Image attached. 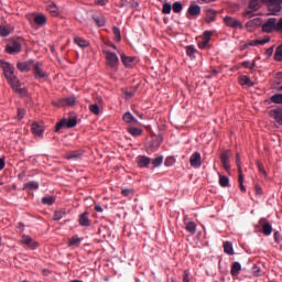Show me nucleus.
<instances>
[{
  "instance_id": "obj_1",
  "label": "nucleus",
  "mask_w": 282,
  "mask_h": 282,
  "mask_svg": "<svg viewBox=\"0 0 282 282\" xmlns=\"http://www.w3.org/2000/svg\"><path fill=\"white\" fill-rule=\"evenodd\" d=\"M0 67L3 70V75L10 85L11 89L17 94H25V89L21 88L20 80L18 76L14 74L15 67L9 63L0 59Z\"/></svg>"
},
{
  "instance_id": "obj_2",
  "label": "nucleus",
  "mask_w": 282,
  "mask_h": 282,
  "mask_svg": "<svg viewBox=\"0 0 282 282\" xmlns=\"http://www.w3.org/2000/svg\"><path fill=\"white\" fill-rule=\"evenodd\" d=\"M23 39L17 37L15 40L10 41L6 46V52L9 54H19L22 51Z\"/></svg>"
},
{
  "instance_id": "obj_3",
  "label": "nucleus",
  "mask_w": 282,
  "mask_h": 282,
  "mask_svg": "<svg viewBox=\"0 0 282 282\" xmlns=\"http://www.w3.org/2000/svg\"><path fill=\"white\" fill-rule=\"evenodd\" d=\"M53 105L57 108L74 107V105H76V97L70 96L67 98H62L57 101H53Z\"/></svg>"
},
{
  "instance_id": "obj_4",
  "label": "nucleus",
  "mask_w": 282,
  "mask_h": 282,
  "mask_svg": "<svg viewBox=\"0 0 282 282\" xmlns=\"http://www.w3.org/2000/svg\"><path fill=\"white\" fill-rule=\"evenodd\" d=\"M104 54L106 55V63L109 67H112V68H116L119 64V58L118 56L112 53V52H109L107 50H102Z\"/></svg>"
},
{
  "instance_id": "obj_5",
  "label": "nucleus",
  "mask_w": 282,
  "mask_h": 282,
  "mask_svg": "<svg viewBox=\"0 0 282 282\" xmlns=\"http://www.w3.org/2000/svg\"><path fill=\"white\" fill-rule=\"evenodd\" d=\"M223 22L226 26H228L230 29H240V30L243 29V24L240 21H238L237 19L231 18V17H225L223 19Z\"/></svg>"
},
{
  "instance_id": "obj_6",
  "label": "nucleus",
  "mask_w": 282,
  "mask_h": 282,
  "mask_svg": "<svg viewBox=\"0 0 282 282\" xmlns=\"http://www.w3.org/2000/svg\"><path fill=\"white\" fill-rule=\"evenodd\" d=\"M264 2H265V0H252V1H250L249 6H248L249 10H247L245 12V15H251L253 12L259 11Z\"/></svg>"
},
{
  "instance_id": "obj_7",
  "label": "nucleus",
  "mask_w": 282,
  "mask_h": 282,
  "mask_svg": "<svg viewBox=\"0 0 282 282\" xmlns=\"http://www.w3.org/2000/svg\"><path fill=\"white\" fill-rule=\"evenodd\" d=\"M276 22L278 20L275 18L268 19V21L262 24V32L271 33L273 31H276Z\"/></svg>"
},
{
  "instance_id": "obj_8",
  "label": "nucleus",
  "mask_w": 282,
  "mask_h": 282,
  "mask_svg": "<svg viewBox=\"0 0 282 282\" xmlns=\"http://www.w3.org/2000/svg\"><path fill=\"white\" fill-rule=\"evenodd\" d=\"M200 13H202V8L197 4H194V6H189L186 17L189 20H195L200 15Z\"/></svg>"
},
{
  "instance_id": "obj_9",
  "label": "nucleus",
  "mask_w": 282,
  "mask_h": 282,
  "mask_svg": "<svg viewBox=\"0 0 282 282\" xmlns=\"http://www.w3.org/2000/svg\"><path fill=\"white\" fill-rule=\"evenodd\" d=\"M21 243L31 250H35L40 247L39 242L34 241L30 236L26 235L22 236Z\"/></svg>"
},
{
  "instance_id": "obj_10",
  "label": "nucleus",
  "mask_w": 282,
  "mask_h": 282,
  "mask_svg": "<svg viewBox=\"0 0 282 282\" xmlns=\"http://www.w3.org/2000/svg\"><path fill=\"white\" fill-rule=\"evenodd\" d=\"M231 156V151L226 150L220 154V162L225 171L230 170L229 159Z\"/></svg>"
},
{
  "instance_id": "obj_11",
  "label": "nucleus",
  "mask_w": 282,
  "mask_h": 282,
  "mask_svg": "<svg viewBox=\"0 0 282 282\" xmlns=\"http://www.w3.org/2000/svg\"><path fill=\"white\" fill-rule=\"evenodd\" d=\"M269 11L273 12V14L280 12L282 10V0H267Z\"/></svg>"
},
{
  "instance_id": "obj_12",
  "label": "nucleus",
  "mask_w": 282,
  "mask_h": 282,
  "mask_svg": "<svg viewBox=\"0 0 282 282\" xmlns=\"http://www.w3.org/2000/svg\"><path fill=\"white\" fill-rule=\"evenodd\" d=\"M189 165L194 169H199L202 166V155L199 152H194L192 156H189Z\"/></svg>"
},
{
  "instance_id": "obj_13",
  "label": "nucleus",
  "mask_w": 282,
  "mask_h": 282,
  "mask_svg": "<svg viewBox=\"0 0 282 282\" xmlns=\"http://www.w3.org/2000/svg\"><path fill=\"white\" fill-rule=\"evenodd\" d=\"M259 225L262 227V232L265 236H270L273 231L272 225L267 220V218H260Z\"/></svg>"
},
{
  "instance_id": "obj_14",
  "label": "nucleus",
  "mask_w": 282,
  "mask_h": 282,
  "mask_svg": "<svg viewBox=\"0 0 282 282\" xmlns=\"http://www.w3.org/2000/svg\"><path fill=\"white\" fill-rule=\"evenodd\" d=\"M31 131L35 137H42L44 134V124L43 122H33L31 126Z\"/></svg>"
},
{
  "instance_id": "obj_15",
  "label": "nucleus",
  "mask_w": 282,
  "mask_h": 282,
  "mask_svg": "<svg viewBox=\"0 0 282 282\" xmlns=\"http://www.w3.org/2000/svg\"><path fill=\"white\" fill-rule=\"evenodd\" d=\"M85 154V151L83 150H75V151H69L66 153V160L68 161H78L83 155Z\"/></svg>"
},
{
  "instance_id": "obj_16",
  "label": "nucleus",
  "mask_w": 282,
  "mask_h": 282,
  "mask_svg": "<svg viewBox=\"0 0 282 282\" xmlns=\"http://www.w3.org/2000/svg\"><path fill=\"white\" fill-rule=\"evenodd\" d=\"M33 74L35 78H45L47 77V73L44 72V69L42 68V64L41 63H36L33 65Z\"/></svg>"
},
{
  "instance_id": "obj_17",
  "label": "nucleus",
  "mask_w": 282,
  "mask_h": 282,
  "mask_svg": "<svg viewBox=\"0 0 282 282\" xmlns=\"http://www.w3.org/2000/svg\"><path fill=\"white\" fill-rule=\"evenodd\" d=\"M269 116L274 119V121L279 124L282 126V108L279 109H272L269 111Z\"/></svg>"
},
{
  "instance_id": "obj_18",
  "label": "nucleus",
  "mask_w": 282,
  "mask_h": 282,
  "mask_svg": "<svg viewBox=\"0 0 282 282\" xmlns=\"http://www.w3.org/2000/svg\"><path fill=\"white\" fill-rule=\"evenodd\" d=\"M34 64V61L33 59H30L28 62H18L17 63V68L20 70V72H30L32 69V65Z\"/></svg>"
},
{
  "instance_id": "obj_19",
  "label": "nucleus",
  "mask_w": 282,
  "mask_h": 282,
  "mask_svg": "<svg viewBox=\"0 0 282 282\" xmlns=\"http://www.w3.org/2000/svg\"><path fill=\"white\" fill-rule=\"evenodd\" d=\"M213 31H205L203 33V42L198 43V47H200L202 50L206 48L210 42V37L213 36Z\"/></svg>"
},
{
  "instance_id": "obj_20",
  "label": "nucleus",
  "mask_w": 282,
  "mask_h": 282,
  "mask_svg": "<svg viewBox=\"0 0 282 282\" xmlns=\"http://www.w3.org/2000/svg\"><path fill=\"white\" fill-rule=\"evenodd\" d=\"M137 163L140 169H147L151 163V158L145 155L137 156Z\"/></svg>"
},
{
  "instance_id": "obj_21",
  "label": "nucleus",
  "mask_w": 282,
  "mask_h": 282,
  "mask_svg": "<svg viewBox=\"0 0 282 282\" xmlns=\"http://www.w3.org/2000/svg\"><path fill=\"white\" fill-rule=\"evenodd\" d=\"M216 17H217V11L213 9L205 10V22H207V24L215 22Z\"/></svg>"
},
{
  "instance_id": "obj_22",
  "label": "nucleus",
  "mask_w": 282,
  "mask_h": 282,
  "mask_svg": "<svg viewBox=\"0 0 282 282\" xmlns=\"http://www.w3.org/2000/svg\"><path fill=\"white\" fill-rule=\"evenodd\" d=\"M79 225L82 227H89V226H91V220L89 219V212H84V214H80V216H79Z\"/></svg>"
},
{
  "instance_id": "obj_23",
  "label": "nucleus",
  "mask_w": 282,
  "mask_h": 282,
  "mask_svg": "<svg viewBox=\"0 0 282 282\" xmlns=\"http://www.w3.org/2000/svg\"><path fill=\"white\" fill-rule=\"evenodd\" d=\"M37 191L40 189V183L37 181H29L23 185V191Z\"/></svg>"
},
{
  "instance_id": "obj_24",
  "label": "nucleus",
  "mask_w": 282,
  "mask_h": 282,
  "mask_svg": "<svg viewBox=\"0 0 282 282\" xmlns=\"http://www.w3.org/2000/svg\"><path fill=\"white\" fill-rule=\"evenodd\" d=\"M13 28L11 25H0V36L7 37L13 32Z\"/></svg>"
},
{
  "instance_id": "obj_25",
  "label": "nucleus",
  "mask_w": 282,
  "mask_h": 282,
  "mask_svg": "<svg viewBox=\"0 0 282 282\" xmlns=\"http://www.w3.org/2000/svg\"><path fill=\"white\" fill-rule=\"evenodd\" d=\"M185 228L192 235H195L197 231V225L193 220H185Z\"/></svg>"
},
{
  "instance_id": "obj_26",
  "label": "nucleus",
  "mask_w": 282,
  "mask_h": 282,
  "mask_svg": "<svg viewBox=\"0 0 282 282\" xmlns=\"http://www.w3.org/2000/svg\"><path fill=\"white\" fill-rule=\"evenodd\" d=\"M260 25H262V19H260V18L252 19L246 23V28H248V29H254Z\"/></svg>"
},
{
  "instance_id": "obj_27",
  "label": "nucleus",
  "mask_w": 282,
  "mask_h": 282,
  "mask_svg": "<svg viewBox=\"0 0 282 282\" xmlns=\"http://www.w3.org/2000/svg\"><path fill=\"white\" fill-rule=\"evenodd\" d=\"M46 11L50 12L53 17H57L59 14L58 7L51 2L46 6Z\"/></svg>"
},
{
  "instance_id": "obj_28",
  "label": "nucleus",
  "mask_w": 282,
  "mask_h": 282,
  "mask_svg": "<svg viewBox=\"0 0 282 282\" xmlns=\"http://www.w3.org/2000/svg\"><path fill=\"white\" fill-rule=\"evenodd\" d=\"M122 119L128 124H138V120L132 116L131 112H126Z\"/></svg>"
},
{
  "instance_id": "obj_29",
  "label": "nucleus",
  "mask_w": 282,
  "mask_h": 282,
  "mask_svg": "<svg viewBox=\"0 0 282 282\" xmlns=\"http://www.w3.org/2000/svg\"><path fill=\"white\" fill-rule=\"evenodd\" d=\"M243 182H245L243 171L239 169V172H238L239 188L242 193H246L247 188H246Z\"/></svg>"
},
{
  "instance_id": "obj_30",
  "label": "nucleus",
  "mask_w": 282,
  "mask_h": 282,
  "mask_svg": "<svg viewBox=\"0 0 282 282\" xmlns=\"http://www.w3.org/2000/svg\"><path fill=\"white\" fill-rule=\"evenodd\" d=\"M271 41L270 36H265L263 40H252L249 42L251 46L264 45Z\"/></svg>"
},
{
  "instance_id": "obj_31",
  "label": "nucleus",
  "mask_w": 282,
  "mask_h": 282,
  "mask_svg": "<svg viewBox=\"0 0 282 282\" xmlns=\"http://www.w3.org/2000/svg\"><path fill=\"white\" fill-rule=\"evenodd\" d=\"M55 202H56L55 196L46 195V196L42 197V204L43 205L52 206V205L55 204Z\"/></svg>"
},
{
  "instance_id": "obj_32",
  "label": "nucleus",
  "mask_w": 282,
  "mask_h": 282,
  "mask_svg": "<svg viewBox=\"0 0 282 282\" xmlns=\"http://www.w3.org/2000/svg\"><path fill=\"white\" fill-rule=\"evenodd\" d=\"M47 22V18L44 14H39L34 18V23L36 25L43 26Z\"/></svg>"
},
{
  "instance_id": "obj_33",
  "label": "nucleus",
  "mask_w": 282,
  "mask_h": 282,
  "mask_svg": "<svg viewBox=\"0 0 282 282\" xmlns=\"http://www.w3.org/2000/svg\"><path fill=\"white\" fill-rule=\"evenodd\" d=\"M240 271H241V264L239 262H234L231 264L230 274L232 276H237Z\"/></svg>"
},
{
  "instance_id": "obj_34",
  "label": "nucleus",
  "mask_w": 282,
  "mask_h": 282,
  "mask_svg": "<svg viewBox=\"0 0 282 282\" xmlns=\"http://www.w3.org/2000/svg\"><path fill=\"white\" fill-rule=\"evenodd\" d=\"M93 20L99 28L106 24V19L102 15H93Z\"/></svg>"
},
{
  "instance_id": "obj_35",
  "label": "nucleus",
  "mask_w": 282,
  "mask_h": 282,
  "mask_svg": "<svg viewBox=\"0 0 282 282\" xmlns=\"http://www.w3.org/2000/svg\"><path fill=\"white\" fill-rule=\"evenodd\" d=\"M67 128V119H62L55 124V132L58 133L61 130Z\"/></svg>"
},
{
  "instance_id": "obj_36",
  "label": "nucleus",
  "mask_w": 282,
  "mask_h": 282,
  "mask_svg": "<svg viewBox=\"0 0 282 282\" xmlns=\"http://www.w3.org/2000/svg\"><path fill=\"white\" fill-rule=\"evenodd\" d=\"M239 85H247L248 87H253V83L248 76H240Z\"/></svg>"
},
{
  "instance_id": "obj_37",
  "label": "nucleus",
  "mask_w": 282,
  "mask_h": 282,
  "mask_svg": "<svg viewBox=\"0 0 282 282\" xmlns=\"http://www.w3.org/2000/svg\"><path fill=\"white\" fill-rule=\"evenodd\" d=\"M224 252L229 254V256H234L235 254V251H234V247H232V243L230 242H225L224 243Z\"/></svg>"
},
{
  "instance_id": "obj_38",
  "label": "nucleus",
  "mask_w": 282,
  "mask_h": 282,
  "mask_svg": "<svg viewBox=\"0 0 282 282\" xmlns=\"http://www.w3.org/2000/svg\"><path fill=\"white\" fill-rule=\"evenodd\" d=\"M65 217H66L65 209H59L58 212L54 213L53 219L56 220V221H59Z\"/></svg>"
},
{
  "instance_id": "obj_39",
  "label": "nucleus",
  "mask_w": 282,
  "mask_h": 282,
  "mask_svg": "<svg viewBox=\"0 0 282 282\" xmlns=\"http://www.w3.org/2000/svg\"><path fill=\"white\" fill-rule=\"evenodd\" d=\"M270 101L274 105H282V94H275L270 97Z\"/></svg>"
},
{
  "instance_id": "obj_40",
  "label": "nucleus",
  "mask_w": 282,
  "mask_h": 282,
  "mask_svg": "<svg viewBox=\"0 0 282 282\" xmlns=\"http://www.w3.org/2000/svg\"><path fill=\"white\" fill-rule=\"evenodd\" d=\"M128 132L132 135V137H140L142 133V130L139 128H134V127H129L128 128Z\"/></svg>"
},
{
  "instance_id": "obj_41",
  "label": "nucleus",
  "mask_w": 282,
  "mask_h": 282,
  "mask_svg": "<svg viewBox=\"0 0 282 282\" xmlns=\"http://www.w3.org/2000/svg\"><path fill=\"white\" fill-rule=\"evenodd\" d=\"M219 185L221 187H228L229 186V177L225 175H219Z\"/></svg>"
},
{
  "instance_id": "obj_42",
  "label": "nucleus",
  "mask_w": 282,
  "mask_h": 282,
  "mask_svg": "<svg viewBox=\"0 0 282 282\" xmlns=\"http://www.w3.org/2000/svg\"><path fill=\"white\" fill-rule=\"evenodd\" d=\"M74 42H75V44H77L80 47H87L89 45V42L83 40L82 37H75Z\"/></svg>"
},
{
  "instance_id": "obj_43",
  "label": "nucleus",
  "mask_w": 282,
  "mask_h": 282,
  "mask_svg": "<svg viewBox=\"0 0 282 282\" xmlns=\"http://www.w3.org/2000/svg\"><path fill=\"white\" fill-rule=\"evenodd\" d=\"M274 59L278 62H282V44L276 47L274 53Z\"/></svg>"
},
{
  "instance_id": "obj_44",
  "label": "nucleus",
  "mask_w": 282,
  "mask_h": 282,
  "mask_svg": "<svg viewBox=\"0 0 282 282\" xmlns=\"http://www.w3.org/2000/svg\"><path fill=\"white\" fill-rule=\"evenodd\" d=\"M121 59H122V63L126 65V66H131L132 62H133V57H130V56H126V55H121Z\"/></svg>"
},
{
  "instance_id": "obj_45",
  "label": "nucleus",
  "mask_w": 282,
  "mask_h": 282,
  "mask_svg": "<svg viewBox=\"0 0 282 282\" xmlns=\"http://www.w3.org/2000/svg\"><path fill=\"white\" fill-rule=\"evenodd\" d=\"M152 164L153 166L156 169V167H160L162 164H163V156L160 155V156H156L153 161H152Z\"/></svg>"
},
{
  "instance_id": "obj_46",
  "label": "nucleus",
  "mask_w": 282,
  "mask_h": 282,
  "mask_svg": "<svg viewBox=\"0 0 282 282\" xmlns=\"http://www.w3.org/2000/svg\"><path fill=\"white\" fill-rule=\"evenodd\" d=\"M175 162H176V160H175L174 156H167V158L165 159L164 165H165L166 167H171V166H173V165L175 164Z\"/></svg>"
},
{
  "instance_id": "obj_47",
  "label": "nucleus",
  "mask_w": 282,
  "mask_h": 282,
  "mask_svg": "<svg viewBox=\"0 0 282 282\" xmlns=\"http://www.w3.org/2000/svg\"><path fill=\"white\" fill-rule=\"evenodd\" d=\"M80 242H82L80 238L73 237V238L69 240L68 246H69V247H78V246H80Z\"/></svg>"
},
{
  "instance_id": "obj_48",
  "label": "nucleus",
  "mask_w": 282,
  "mask_h": 282,
  "mask_svg": "<svg viewBox=\"0 0 282 282\" xmlns=\"http://www.w3.org/2000/svg\"><path fill=\"white\" fill-rule=\"evenodd\" d=\"M187 55L192 58L195 57V53L197 52L193 45L187 46L186 48Z\"/></svg>"
},
{
  "instance_id": "obj_49",
  "label": "nucleus",
  "mask_w": 282,
  "mask_h": 282,
  "mask_svg": "<svg viewBox=\"0 0 282 282\" xmlns=\"http://www.w3.org/2000/svg\"><path fill=\"white\" fill-rule=\"evenodd\" d=\"M89 111H90L93 115L98 116V115H99V107H98V105L91 104V105L89 106Z\"/></svg>"
},
{
  "instance_id": "obj_50",
  "label": "nucleus",
  "mask_w": 282,
  "mask_h": 282,
  "mask_svg": "<svg viewBox=\"0 0 282 282\" xmlns=\"http://www.w3.org/2000/svg\"><path fill=\"white\" fill-rule=\"evenodd\" d=\"M76 124H78V120H76V118H70L67 120V129H73L76 127Z\"/></svg>"
},
{
  "instance_id": "obj_51",
  "label": "nucleus",
  "mask_w": 282,
  "mask_h": 282,
  "mask_svg": "<svg viewBox=\"0 0 282 282\" xmlns=\"http://www.w3.org/2000/svg\"><path fill=\"white\" fill-rule=\"evenodd\" d=\"M112 32H113V35H115V40L117 42L121 41L120 30L117 26L112 28Z\"/></svg>"
},
{
  "instance_id": "obj_52",
  "label": "nucleus",
  "mask_w": 282,
  "mask_h": 282,
  "mask_svg": "<svg viewBox=\"0 0 282 282\" xmlns=\"http://www.w3.org/2000/svg\"><path fill=\"white\" fill-rule=\"evenodd\" d=\"M182 10H183V4H182L181 2H175V3L173 4V11H174L175 13H181Z\"/></svg>"
},
{
  "instance_id": "obj_53",
  "label": "nucleus",
  "mask_w": 282,
  "mask_h": 282,
  "mask_svg": "<svg viewBox=\"0 0 282 282\" xmlns=\"http://www.w3.org/2000/svg\"><path fill=\"white\" fill-rule=\"evenodd\" d=\"M236 165H237V169H238V173H240V171H242L240 153H236Z\"/></svg>"
},
{
  "instance_id": "obj_54",
  "label": "nucleus",
  "mask_w": 282,
  "mask_h": 282,
  "mask_svg": "<svg viewBox=\"0 0 282 282\" xmlns=\"http://www.w3.org/2000/svg\"><path fill=\"white\" fill-rule=\"evenodd\" d=\"M172 12V6L170 3H164L162 13L163 14H171Z\"/></svg>"
},
{
  "instance_id": "obj_55",
  "label": "nucleus",
  "mask_w": 282,
  "mask_h": 282,
  "mask_svg": "<svg viewBox=\"0 0 282 282\" xmlns=\"http://www.w3.org/2000/svg\"><path fill=\"white\" fill-rule=\"evenodd\" d=\"M257 167H258V170H259V172H260L261 174H263L264 176H267V171H265V167H264L263 163H261L260 161H258V162H257Z\"/></svg>"
},
{
  "instance_id": "obj_56",
  "label": "nucleus",
  "mask_w": 282,
  "mask_h": 282,
  "mask_svg": "<svg viewBox=\"0 0 282 282\" xmlns=\"http://www.w3.org/2000/svg\"><path fill=\"white\" fill-rule=\"evenodd\" d=\"M25 113H26L25 109L19 108V109H18V112H17L18 120L21 121L22 119H24Z\"/></svg>"
},
{
  "instance_id": "obj_57",
  "label": "nucleus",
  "mask_w": 282,
  "mask_h": 282,
  "mask_svg": "<svg viewBox=\"0 0 282 282\" xmlns=\"http://www.w3.org/2000/svg\"><path fill=\"white\" fill-rule=\"evenodd\" d=\"M254 192L257 195H262L263 194V189L259 184L254 185Z\"/></svg>"
},
{
  "instance_id": "obj_58",
  "label": "nucleus",
  "mask_w": 282,
  "mask_h": 282,
  "mask_svg": "<svg viewBox=\"0 0 282 282\" xmlns=\"http://www.w3.org/2000/svg\"><path fill=\"white\" fill-rule=\"evenodd\" d=\"M275 31H282V18L279 20V22H275Z\"/></svg>"
},
{
  "instance_id": "obj_59",
  "label": "nucleus",
  "mask_w": 282,
  "mask_h": 282,
  "mask_svg": "<svg viewBox=\"0 0 282 282\" xmlns=\"http://www.w3.org/2000/svg\"><path fill=\"white\" fill-rule=\"evenodd\" d=\"M124 96H126V98H128V99L133 98L134 91L126 90V91H124Z\"/></svg>"
},
{
  "instance_id": "obj_60",
  "label": "nucleus",
  "mask_w": 282,
  "mask_h": 282,
  "mask_svg": "<svg viewBox=\"0 0 282 282\" xmlns=\"http://www.w3.org/2000/svg\"><path fill=\"white\" fill-rule=\"evenodd\" d=\"M273 238H274L275 242L280 243L281 234L279 231H275L273 235Z\"/></svg>"
},
{
  "instance_id": "obj_61",
  "label": "nucleus",
  "mask_w": 282,
  "mask_h": 282,
  "mask_svg": "<svg viewBox=\"0 0 282 282\" xmlns=\"http://www.w3.org/2000/svg\"><path fill=\"white\" fill-rule=\"evenodd\" d=\"M273 52H274V46H271V47H269V48L265 51V55L272 56Z\"/></svg>"
},
{
  "instance_id": "obj_62",
  "label": "nucleus",
  "mask_w": 282,
  "mask_h": 282,
  "mask_svg": "<svg viewBox=\"0 0 282 282\" xmlns=\"http://www.w3.org/2000/svg\"><path fill=\"white\" fill-rule=\"evenodd\" d=\"M183 281H184V282H191V281H189V273H188V271H185V272H184V279H183Z\"/></svg>"
},
{
  "instance_id": "obj_63",
  "label": "nucleus",
  "mask_w": 282,
  "mask_h": 282,
  "mask_svg": "<svg viewBox=\"0 0 282 282\" xmlns=\"http://www.w3.org/2000/svg\"><path fill=\"white\" fill-rule=\"evenodd\" d=\"M130 193H131V189H130V188H124V189H122V192H121V194H122L123 196H129Z\"/></svg>"
},
{
  "instance_id": "obj_64",
  "label": "nucleus",
  "mask_w": 282,
  "mask_h": 282,
  "mask_svg": "<svg viewBox=\"0 0 282 282\" xmlns=\"http://www.w3.org/2000/svg\"><path fill=\"white\" fill-rule=\"evenodd\" d=\"M95 2L98 6H105L108 2V0H95Z\"/></svg>"
}]
</instances>
